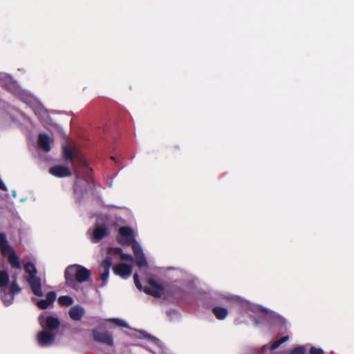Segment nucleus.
Listing matches in <instances>:
<instances>
[{
	"label": "nucleus",
	"mask_w": 354,
	"mask_h": 354,
	"mask_svg": "<svg viewBox=\"0 0 354 354\" xmlns=\"http://www.w3.org/2000/svg\"><path fill=\"white\" fill-rule=\"evenodd\" d=\"M120 259L122 261H133L134 259L131 254L122 253L120 255Z\"/></svg>",
	"instance_id": "29"
},
{
	"label": "nucleus",
	"mask_w": 354,
	"mask_h": 354,
	"mask_svg": "<svg viewBox=\"0 0 354 354\" xmlns=\"http://www.w3.org/2000/svg\"><path fill=\"white\" fill-rule=\"evenodd\" d=\"M167 315L168 316L174 315V316L177 317V316H178V313L175 310H171L167 312Z\"/></svg>",
	"instance_id": "34"
},
{
	"label": "nucleus",
	"mask_w": 354,
	"mask_h": 354,
	"mask_svg": "<svg viewBox=\"0 0 354 354\" xmlns=\"http://www.w3.org/2000/svg\"><path fill=\"white\" fill-rule=\"evenodd\" d=\"M10 277L9 274L6 270L0 271V292H2V295L5 297V288H8L9 283Z\"/></svg>",
	"instance_id": "20"
},
{
	"label": "nucleus",
	"mask_w": 354,
	"mask_h": 354,
	"mask_svg": "<svg viewBox=\"0 0 354 354\" xmlns=\"http://www.w3.org/2000/svg\"><path fill=\"white\" fill-rule=\"evenodd\" d=\"M24 269L27 274L25 279L30 287L32 293L37 297H43L42 281L41 277L37 276V270L35 265L31 262H28L24 265Z\"/></svg>",
	"instance_id": "5"
},
{
	"label": "nucleus",
	"mask_w": 354,
	"mask_h": 354,
	"mask_svg": "<svg viewBox=\"0 0 354 354\" xmlns=\"http://www.w3.org/2000/svg\"><path fill=\"white\" fill-rule=\"evenodd\" d=\"M92 336L94 341L103 343L110 346L114 344L113 335L106 330L104 323L102 321L99 326L92 330Z\"/></svg>",
	"instance_id": "8"
},
{
	"label": "nucleus",
	"mask_w": 354,
	"mask_h": 354,
	"mask_svg": "<svg viewBox=\"0 0 354 354\" xmlns=\"http://www.w3.org/2000/svg\"><path fill=\"white\" fill-rule=\"evenodd\" d=\"M0 86L30 106L41 122L44 124L49 123L50 118L48 111L32 93L22 88L12 75H2L0 77Z\"/></svg>",
	"instance_id": "2"
},
{
	"label": "nucleus",
	"mask_w": 354,
	"mask_h": 354,
	"mask_svg": "<svg viewBox=\"0 0 354 354\" xmlns=\"http://www.w3.org/2000/svg\"><path fill=\"white\" fill-rule=\"evenodd\" d=\"M5 297H3L2 292H0V297L4 305L6 306H9L13 303L15 295L10 292L8 290V288H5Z\"/></svg>",
	"instance_id": "21"
},
{
	"label": "nucleus",
	"mask_w": 354,
	"mask_h": 354,
	"mask_svg": "<svg viewBox=\"0 0 354 354\" xmlns=\"http://www.w3.org/2000/svg\"><path fill=\"white\" fill-rule=\"evenodd\" d=\"M21 290V288L19 287V286L17 283V277H13V279L10 284V291L12 292L13 294L17 295L19 293Z\"/></svg>",
	"instance_id": "25"
},
{
	"label": "nucleus",
	"mask_w": 354,
	"mask_h": 354,
	"mask_svg": "<svg viewBox=\"0 0 354 354\" xmlns=\"http://www.w3.org/2000/svg\"><path fill=\"white\" fill-rule=\"evenodd\" d=\"M49 172L53 176L58 178H64L71 175L70 169L64 165H56L50 168Z\"/></svg>",
	"instance_id": "16"
},
{
	"label": "nucleus",
	"mask_w": 354,
	"mask_h": 354,
	"mask_svg": "<svg viewBox=\"0 0 354 354\" xmlns=\"http://www.w3.org/2000/svg\"><path fill=\"white\" fill-rule=\"evenodd\" d=\"M0 250L2 255L7 256L12 268L20 269L19 259L13 248L9 245L7 236L4 232H0Z\"/></svg>",
	"instance_id": "6"
},
{
	"label": "nucleus",
	"mask_w": 354,
	"mask_h": 354,
	"mask_svg": "<svg viewBox=\"0 0 354 354\" xmlns=\"http://www.w3.org/2000/svg\"><path fill=\"white\" fill-rule=\"evenodd\" d=\"M244 322V321L240 320L239 318L236 319V322L237 324H241V323H242V322Z\"/></svg>",
	"instance_id": "36"
},
{
	"label": "nucleus",
	"mask_w": 354,
	"mask_h": 354,
	"mask_svg": "<svg viewBox=\"0 0 354 354\" xmlns=\"http://www.w3.org/2000/svg\"><path fill=\"white\" fill-rule=\"evenodd\" d=\"M105 322H111L115 324L117 326L129 328V326L128 323L120 318H109L104 320Z\"/></svg>",
	"instance_id": "23"
},
{
	"label": "nucleus",
	"mask_w": 354,
	"mask_h": 354,
	"mask_svg": "<svg viewBox=\"0 0 354 354\" xmlns=\"http://www.w3.org/2000/svg\"><path fill=\"white\" fill-rule=\"evenodd\" d=\"M55 338V334L53 332L42 330L37 335V342L39 346L42 347L49 346L53 344Z\"/></svg>",
	"instance_id": "13"
},
{
	"label": "nucleus",
	"mask_w": 354,
	"mask_h": 354,
	"mask_svg": "<svg viewBox=\"0 0 354 354\" xmlns=\"http://www.w3.org/2000/svg\"><path fill=\"white\" fill-rule=\"evenodd\" d=\"M0 189L5 191V192L8 190L6 185H5V183L1 178H0Z\"/></svg>",
	"instance_id": "33"
},
{
	"label": "nucleus",
	"mask_w": 354,
	"mask_h": 354,
	"mask_svg": "<svg viewBox=\"0 0 354 354\" xmlns=\"http://www.w3.org/2000/svg\"><path fill=\"white\" fill-rule=\"evenodd\" d=\"M207 306H212V313L218 320H224L228 315V310L219 305L227 304L235 308L241 315H247L257 327L263 326H277L286 330V320L279 314L261 306L252 304L240 297L228 292H212L205 296Z\"/></svg>",
	"instance_id": "1"
},
{
	"label": "nucleus",
	"mask_w": 354,
	"mask_h": 354,
	"mask_svg": "<svg viewBox=\"0 0 354 354\" xmlns=\"http://www.w3.org/2000/svg\"><path fill=\"white\" fill-rule=\"evenodd\" d=\"M132 249L135 255L136 266L140 268H148V262L140 244L138 242L134 243Z\"/></svg>",
	"instance_id": "12"
},
{
	"label": "nucleus",
	"mask_w": 354,
	"mask_h": 354,
	"mask_svg": "<svg viewBox=\"0 0 354 354\" xmlns=\"http://www.w3.org/2000/svg\"><path fill=\"white\" fill-rule=\"evenodd\" d=\"M113 264L112 257L110 256L106 257L100 263L99 268L100 279L102 281L101 286H105L108 282L110 268Z\"/></svg>",
	"instance_id": "11"
},
{
	"label": "nucleus",
	"mask_w": 354,
	"mask_h": 354,
	"mask_svg": "<svg viewBox=\"0 0 354 354\" xmlns=\"http://www.w3.org/2000/svg\"><path fill=\"white\" fill-rule=\"evenodd\" d=\"M64 277L66 286L78 290L81 288L82 283L89 280L91 272L81 265L73 264L66 268Z\"/></svg>",
	"instance_id": "4"
},
{
	"label": "nucleus",
	"mask_w": 354,
	"mask_h": 354,
	"mask_svg": "<svg viewBox=\"0 0 354 354\" xmlns=\"http://www.w3.org/2000/svg\"><path fill=\"white\" fill-rule=\"evenodd\" d=\"M12 196L15 198L17 196V192L15 190L12 191Z\"/></svg>",
	"instance_id": "35"
},
{
	"label": "nucleus",
	"mask_w": 354,
	"mask_h": 354,
	"mask_svg": "<svg viewBox=\"0 0 354 354\" xmlns=\"http://www.w3.org/2000/svg\"><path fill=\"white\" fill-rule=\"evenodd\" d=\"M109 252L113 254H120L122 253V250L120 248H110Z\"/></svg>",
	"instance_id": "32"
},
{
	"label": "nucleus",
	"mask_w": 354,
	"mask_h": 354,
	"mask_svg": "<svg viewBox=\"0 0 354 354\" xmlns=\"http://www.w3.org/2000/svg\"><path fill=\"white\" fill-rule=\"evenodd\" d=\"M84 314V308L80 305L73 306L68 312L70 318L74 321H80Z\"/></svg>",
	"instance_id": "19"
},
{
	"label": "nucleus",
	"mask_w": 354,
	"mask_h": 354,
	"mask_svg": "<svg viewBox=\"0 0 354 354\" xmlns=\"http://www.w3.org/2000/svg\"><path fill=\"white\" fill-rule=\"evenodd\" d=\"M161 288H159L158 290H152L150 288H146L144 291L147 292L149 295H151L155 297H160L161 296Z\"/></svg>",
	"instance_id": "28"
},
{
	"label": "nucleus",
	"mask_w": 354,
	"mask_h": 354,
	"mask_svg": "<svg viewBox=\"0 0 354 354\" xmlns=\"http://www.w3.org/2000/svg\"><path fill=\"white\" fill-rule=\"evenodd\" d=\"M39 322L43 328V330L53 332L60 326V322L57 317L46 315V313L41 314L39 317Z\"/></svg>",
	"instance_id": "9"
},
{
	"label": "nucleus",
	"mask_w": 354,
	"mask_h": 354,
	"mask_svg": "<svg viewBox=\"0 0 354 354\" xmlns=\"http://www.w3.org/2000/svg\"><path fill=\"white\" fill-rule=\"evenodd\" d=\"M133 279H134V283H135V285L136 286V288L139 290H142V285H141V283L139 280V277H138V274H135L134 276H133Z\"/></svg>",
	"instance_id": "30"
},
{
	"label": "nucleus",
	"mask_w": 354,
	"mask_h": 354,
	"mask_svg": "<svg viewBox=\"0 0 354 354\" xmlns=\"http://www.w3.org/2000/svg\"><path fill=\"white\" fill-rule=\"evenodd\" d=\"M118 241L120 243L124 245H133L136 242L133 235V230L129 227H121L119 229Z\"/></svg>",
	"instance_id": "10"
},
{
	"label": "nucleus",
	"mask_w": 354,
	"mask_h": 354,
	"mask_svg": "<svg viewBox=\"0 0 354 354\" xmlns=\"http://www.w3.org/2000/svg\"><path fill=\"white\" fill-rule=\"evenodd\" d=\"M6 73H0V77L2 75H5Z\"/></svg>",
	"instance_id": "38"
},
{
	"label": "nucleus",
	"mask_w": 354,
	"mask_h": 354,
	"mask_svg": "<svg viewBox=\"0 0 354 354\" xmlns=\"http://www.w3.org/2000/svg\"><path fill=\"white\" fill-rule=\"evenodd\" d=\"M306 348L304 346H299L288 351V354H305Z\"/></svg>",
	"instance_id": "26"
},
{
	"label": "nucleus",
	"mask_w": 354,
	"mask_h": 354,
	"mask_svg": "<svg viewBox=\"0 0 354 354\" xmlns=\"http://www.w3.org/2000/svg\"><path fill=\"white\" fill-rule=\"evenodd\" d=\"M289 339V337L288 335L283 337L279 340L274 342L270 346L269 345H264L262 347L263 351H267L269 350L270 351H272L273 350L277 349L280 345L286 342Z\"/></svg>",
	"instance_id": "22"
},
{
	"label": "nucleus",
	"mask_w": 354,
	"mask_h": 354,
	"mask_svg": "<svg viewBox=\"0 0 354 354\" xmlns=\"http://www.w3.org/2000/svg\"><path fill=\"white\" fill-rule=\"evenodd\" d=\"M56 292L54 291L48 292L44 299H39L37 302V306L42 310L47 309L56 299Z\"/></svg>",
	"instance_id": "17"
},
{
	"label": "nucleus",
	"mask_w": 354,
	"mask_h": 354,
	"mask_svg": "<svg viewBox=\"0 0 354 354\" xmlns=\"http://www.w3.org/2000/svg\"><path fill=\"white\" fill-rule=\"evenodd\" d=\"M179 285H175L173 290L174 296L177 298H183L187 295H193L195 292L196 284L191 277L183 279Z\"/></svg>",
	"instance_id": "7"
},
{
	"label": "nucleus",
	"mask_w": 354,
	"mask_h": 354,
	"mask_svg": "<svg viewBox=\"0 0 354 354\" xmlns=\"http://www.w3.org/2000/svg\"><path fill=\"white\" fill-rule=\"evenodd\" d=\"M142 334L144 335V337L150 340L152 343L154 344V345L157 346L159 348H161V342L158 339L150 335L146 334L144 332L142 333Z\"/></svg>",
	"instance_id": "27"
},
{
	"label": "nucleus",
	"mask_w": 354,
	"mask_h": 354,
	"mask_svg": "<svg viewBox=\"0 0 354 354\" xmlns=\"http://www.w3.org/2000/svg\"><path fill=\"white\" fill-rule=\"evenodd\" d=\"M53 140L45 133H40L38 136V146L39 148L45 151L49 152L50 151V142Z\"/></svg>",
	"instance_id": "18"
},
{
	"label": "nucleus",
	"mask_w": 354,
	"mask_h": 354,
	"mask_svg": "<svg viewBox=\"0 0 354 354\" xmlns=\"http://www.w3.org/2000/svg\"><path fill=\"white\" fill-rule=\"evenodd\" d=\"M73 299L68 295L60 296L58 298V303L62 306H69L73 304Z\"/></svg>",
	"instance_id": "24"
},
{
	"label": "nucleus",
	"mask_w": 354,
	"mask_h": 354,
	"mask_svg": "<svg viewBox=\"0 0 354 354\" xmlns=\"http://www.w3.org/2000/svg\"><path fill=\"white\" fill-rule=\"evenodd\" d=\"M324 351L322 348L312 347L310 349V354H324Z\"/></svg>",
	"instance_id": "31"
},
{
	"label": "nucleus",
	"mask_w": 354,
	"mask_h": 354,
	"mask_svg": "<svg viewBox=\"0 0 354 354\" xmlns=\"http://www.w3.org/2000/svg\"><path fill=\"white\" fill-rule=\"evenodd\" d=\"M27 198L25 197V198H22L20 199V202L23 203V202H25L26 201Z\"/></svg>",
	"instance_id": "37"
},
{
	"label": "nucleus",
	"mask_w": 354,
	"mask_h": 354,
	"mask_svg": "<svg viewBox=\"0 0 354 354\" xmlns=\"http://www.w3.org/2000/svg\"><path fill=\"white\" fill-rule=\"evenodd\" d=\"M113 270L115 274L122 279L129 278L132 273V267L126 263H119L113 266Z\"/></svg>",
	"instance_id": "14"
},
{
	"label": "nucleus",
	"mask_w": 354,
	"mask_h": 354,
	"mask_svg": "<svg viewBox=\"0 0 354 354\" xmlns=\"http://www.w3.org/2000/svg\"><path fill=\"white\" fill-rule=\"evenodd\" d=\"M63 156L67 162H70L74 168L76 174V180L74 185V192L78 201H81L84 194L93 189L92 185L88 180L84 183L82 179L79 167H83L86 172L90 170L87 167V163L83 155L76 149H71L67 145L62 147Z\"/></svg>",
	"instance_id": "3"
},
{
	"label": "nucleus",
	"mask_w": 354,
	"mask_h": 354,
	"mask_svg": "<svg viewBox=\"0 0 354 354\" xmlns=\"http://www.w3.org/2000/svg\"><path fill=\"white\" fill-rule=\"evenodd\" d=\"M107 234L108 229L106 227L102 225H96L91 235V242L93 243L100 242Z\"/></svg>",
	"instance_id": "15"
}]
</instances>
